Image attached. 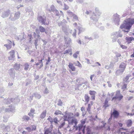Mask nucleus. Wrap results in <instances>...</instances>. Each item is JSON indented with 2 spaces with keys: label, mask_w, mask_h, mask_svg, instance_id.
Here are the masks:
<instances>
[{
  "label": "nucleus",
  "mask_w": 134,
  "mask_h": 134,
  "mask_svg": "<svg viewBox=\"0 0 134 134\" xmlns=\"http://www.w3.org/2000/svg\"><path fill=\"white\" fill-rule=\"evenodd\" d=\"M52 129H51L50 130L48 129L46 130L44 134H52L51 131H52Z\"/></svg>",
  "instance_id": "2f4dec72"
},
{
  "label": "nucleus",
  "mask_w": 134,
  "mask_h": 134,
  "mask_svg": "<svg viewBox=\"0 0 134 134\" xmlns=\"http://www.w3.org/2000/svg\"><path fill=\"white\" fill-rule=\"evenodd\" d=\"M113 114L114 117L117 118L119 116V113L118 111L114 110L113 112Z\"/></svg>",
  "instance_id": "4be33fe9"
},
{
  "label": "nucleus",
  "mask_w": 134,
  "mask_h": 134,
  "mask_svg": "<svg viewBox=\"0 0 134 134\" xmlns=\"http://www.w3.org/2000/svg\"><path fill=\"white\" fill-rule=\"evenodd\" d=\"M132 121L130 120H128L127 122V126L128 127L132 125Z\"/></svg>",
  "instance_id": "473e14b6"
},
{
  "label": "nucleus",
  "mask_w": 134,
  "mask_h": 134,
  "mask_svg": "<svg viewBox=\"0 0 134 134\" xmlns=\"http://www.w3.org/2000/svg\"><path fill=\"white\" fill-rule=\"evenodd\" d=\"M31 130L33 131L35 130H36V126L35 125H34L32 126L31 127Z\"/></svg>",
  "instance_id": "5fc2aeb1"
},
{
  "label": "nucleus",
  "mask_w": 134,
  "mask_h": 134,
  "mask_svg": "<svg viewBox=\"0 0 134 134\" xmlns=\"http://www.w3.org/2000/svg\"><path fill=\"white\" fill-rule=\"evenodd\" d=\"M58 25L59 26H62V30L65 33L67 32L68 28L65 26L64 24L62 22H61L60 23H58Z\"/></svg>",
  "instance_id": "9b49d317"
},
{
  "label": "nucleus",
  "mask_w": 134,
  "mask_h": 134,
  "mask_svg": "<svg viewBox=\"0 0 134 134\" xmlns=\"http://www.w3.org/2000/svg\"><path fill=\"white\" fill-rule=\"evenodd\" d=\"M69 122L70 124H71L72 125H73L74 123L75 124V125L73 126V130L74 129L75 127H76L77 124L76 119L75 118H73L71 120V122H70L69 121Z\"/></svg>",
  "instance_id": "4468645a"
},
{
  "label": "nucleus",
  "mask_w": 134,
  "mask_h": 134,
  "mask_svg": "<svg viewBox=\"0 0 134 134\" xmlns=\"http://www.w3.org/2000/svg\"><path fill=\"white\" fill-rule=\"evenodd\" d=\"M129 79V77L128 76H126L123 79V81L124 82H129V81L128 80Z\"/></svg>",
  "instance_id": "c9c22d12"
},
{
  "label": "nucleus",
  "mask_w": 134,
  "mask_h": 134,
  "mask_svg": "<svg viewBox=\"0 0 134 134\" xmlns=\"http://www.w3.org/2000/svg\"><path fill=\"white\" fill-rule=\"evenodd\" d=\"M65 40L66 43L67 44V46H69L71 43V39L69 37H65Z\"/></svg>",
  "instance_id": "a211bd4d"
},
{
  "label": "nucleus",
  "mask_w": 134,
  "mask_h": 134,
  "mask_svg": "<svg viewBox=\"0 0 134 134\" xmlns=\"http://www.w3.org/2000/svg\"><path fill=\"white\" fill-rule=\"evenodd\" d=\"M8 73L11 77L14 79L15 76V71L13 69H11L8 71Z\"/></svg>",
  "instance_id": "9d476101"
},
{
  "label": "nucleus",
  "mask_w": 134,
  "mask_h": 134,
  "mask_svg": "<svg viewBox=\"0 0 134 134\" xmlns=\"http://www.w3.org/2000/svg\"><path fill=\"white\" fill-rule=\"evenodd\" d=\"M78 29L79 30V34L81 33V32L84 30V29L81 27H79Z\"/></svg>",
  "instance_id": "a19ab883"
},
{
  "label": "nucleus",
  "mask_w": 134,
  "mask_h": 134,
  "mask_svg": "<svg viewBox=\"0 0 134 134\" xmlns=\"http://www.w3.org/2000/svg\"><path fill=\"white\" fill-rule=\"evenodd\" d=\"M89 93L91 95L93 96L95 95L96 93L95 91H90Z\"/></svg>",
  "instance_id": "a18cd8bd"
},
{
  "label": "nucleus",
  "mask_w": 134,
  "mask_h": 134,
  "mask_svg": "<svg viewBox=\"0 0 134 134\" xmlns=\"http://www.w3.org/2000/svg\"><path fill=\"white\" fill-rule=\"evenodd\" d=\"M47 120L51 122V124L53 123V119L50 116H49V117L48 118Z\"/></svg>",
  "instance_id": "09e8293b"
},
{
  "label": "nucleus",
  "mask_w": 134,
  "mask_h": 134,
  "mask_svg": "<svg viewBox=\"0 0 134 134\" xmlns=\"http://www.w3.org/2000/svg\"><path fill=\"white\" fill-rule=\"evenodd\" d=\"M126 64L124 63H121L119 65V68L124 71L126 68Z\"/></svg>",
  "instance_id": "6ab92c4d"
},
{
  "label": "nucleus",
  "mask_w": 134,
  "mask_h": 134,
  "mask_svg": "<svg viewBox=\"0 0 134 134\" xmlns=\"http://www.w3.org/2000/svg\"><path fill=\"white\" fill-rule=\"evenodd\" d=\"M24 70L25 71H27L28 70V68L29 66V65L28 63H27L25 64L24 65Z\"/></svg>",
  "instance_id": "c756f323"
},
{
  "label": "nucleus",
  "mask_w": 134,
  "mask_h": 134,
  "mask_svg": "<svg viewBox=\"0 0 134 134\" xmlns=\"http://www.w3.org/2000/svg\"><path fill=\"white\" fill-rule=\"evenodd\" d=\"M63 102L62 101L61 99H59L58 102L57 104L59 106H61L62 105V104Z\"/></svg>",
  "instance_id": "8fccbe9b"
},
{
  "label": "nucleus",
  "mask_w": 134,
  "mask_h": 134,
  "mask_svg": "<svg viewBox=\"0 0 134 134\" xmlns=\"http://www.w3.org/2000/svg\"><path fill=\"white\" fill-rule=\"evenodd\" d=\"M73 17V20L75 21L78 20V18L77 16L75 14H73L71 16Z\"/></svg>",
  "instance_id": "cd10ccee"
},
{
  "label": "nucleus",
  "mask_w": 134,
  "mask_h": 134,
  "mask_svg": "<svg viewBox=\"0 0 134 134\" xmlns=\"http://www.w3.org/2000/svg\"><path fill=\"white\" fill-rule=\"evenodd\" d=\"M26 129L28 130V131L30 132L32 131L31 128L30 127H27L26 128Z\"/></svg>",
  "instance_id": "e2e57ef3"
},
{
  "label": "nucleus",
  "mask_w": 134,
  "mask_h": 134,
  "mask_svg": "<svg viewBox=\"0 0 134 134\" xmlns=\"http://www.w3.org/2000/svg\"><path fill=\"white\" fill-rule=\"evenodd\" d=\"M123 96L120 94V91H117L115 97L112 99V100H115L116 99H118L119 101H120L123 98Z\"/></svg>",
  "instance_id": "20e7f679"
},
{
  "label": "nucleus",
  "mask_w": 134,
  "mask_h": 134,
  "mask_svg": "<svg viewBox=\"0 0 134 134\" xmlns=\"http://www.w3.org/2000/svg\"><path fill=\"white\" fill-rule=\"evenodd\" d=\"M38 41V39H36L35 40V42L34 43L35 44V47H36V48H37V46L38 45V44H37Z\"/></svg>",
  "instance_id": "4d7b16f0"
},
{
  "label": "nucleus",
  "mask_w": 134,
  "mask_h": 134,
  "mask_svg": "<svg viewBox=\"0 0 134 134\" xmlns=\"http://www.w3.org/2000/svg\"><path fill=\"white\" fill-rule=\"evenodd\" d=\"M15 52L14 50H12L9 53L8 58L9 60H13L14 59Z\"/></svg>",
  "instance_id": "6e6552de"
},
{
  "label": "nucleus",
  "mask_w": 134,
  "mask_h": 134,
  "mask_svg": "<svg viewBox=\"0 0 134 134\" xmlns=\"http://www.w3.org/2000/svg\"><path fill=\"white\" fill-rule=\"evenodd\" d=\"M92 104H88V107L87 108V110L89 114L91 113V108Z\"/></svg>",
  "instance_id": "c85d7f7f"
},
{
  "label": "nucleus",
  "mask_w": 134,
  "mask_h": 134,
  "mask_svg": "<svg viewBox=\"0 0 134 134\" xmlns=\"http://www.w3.org/2000/svg\"><path fill=\"white\" fill-rule=\"evenodd\" d=\"M54 114L55 115H59V114H60V115L62 114V115H63L62 114V112H61V111H60L59 110H56L55 111V112L54 113Z\"/></svg>",
  "instance_id": "4c0bfd02"
},
{
  "label": "nucleus",
  "mask_w": 134,
  "mask_h": 134,
  "mask_svg": "<svg viewBox=\"0 0 134 134\" xmlns=\"http://www.w3.org/2000/svg\"><path fill=\"white\" fill-rule=\"evenodd\" d=\"M109 100V99L108 98H106L104 102V105L103 106L104 107H105V108H106L109 106V105L108 102Z\"/></svg>",
  "instance_id": "393cba45"
},
{
  "label": "nucleus",
  "mask_w": 134,
  "mask_h": 134,
  "mask_svg": "<svg viewBox=\"0 0 134 134\" xmlns=\"http://www.w3.org/2000/svg\"><path fill=\"white\" fill-rule=\"evenodd\" d=\"M13 101L14 103H16L19 102L20 101V100L19 98V97H17L16 98L14 99H13Z\"/></svg>",
  "instance_id": "bb28decb"
},
{
  "label": "nucleus",
  "mask_w": 134,
  "mask_h": 134,
  "mask_svg": "<svg viewBox=\"0 0 134 134\" xmlns=\"http://www.w3.org/2000/svg\"><path fill=\"white\" fill-rule=\"evenodd\" d=\"M120 46L123 49H126L127 48L124 45H120Z\"/></svg>",
  "instance_id": "69168bd1"
},
{
  "label": "nucleus",
  "mask_w": 134,
  "mask_h": 134,
  "mask_svg": "<svg viewBox=\"0 0 134 134\" xmlns=\"http://www.w3.org/2000/svg\"><path fill=\"white\" fill-rule=\"evenodd\" d=\"M46 113L47 111L46 110L43 111L41 113L40 116V118L42 119L44 118L46 116Z\"/></svg>",
  "instance_id": "412c9836"
},
{
  "label": "nucleus",
  "mask_w": 134,
  "mask_h": 134,
  "mask_svg": "<svg viewBox=\"0 0 134 134\" xmlns=\"http://www.w3.org/2000/svg\"><path fill=\"white\" fill-rule=\"evenodd\" d=\"M65 124V123L64 122H62V123L59 126L58 128L59 129H60Z\"/></svg>",
  "instance_id": "13d9d810"
},
{
  "label": "nucleus",
  "mask_w": 134,
  "mask_h": 134,
  "mask_svg": "<svg viewBox=\"0 0 134 134\" xmlns=\"http://www.w3.org/2000/svg\"><path fill=\"white\" fill-rule=\"evenodd\" d=\"M74 63L76 66H78L79 67H82L81 65L80 64V62L78 61H77L76 63Z\"/></svg>",
  "instance_id": "79ce46f5"
},
{
  "label": "nucleus",
  "mask_w": 134,
  "mask_h": 134,
  "mask_svg": "<svg viewBox=\"0 0 134 134\" xmlns=\"http://www.w3.org/2000/svg\"><path fill=\"white\" fill-rule=\"evenodd\" d=\"M7 42L8 44H4V46L6 47L7 50L10 49L12 47L11 43V41L9 40H7Z\"/></svg>",
  "instance_id": "f8f14e48"
},
{
  "label": "nucleus",
  "mask_w": 134,
  "mask_h": 134,
  "mask_svg": "<svg viewBox=\"0 0 134 134\" xmlns=\"http://www.w3.org/2000/svg\"><path fill=\"white\" fill-rule=\"evenodd\" d=\"M27 37L29 39V42H30V43H31V40H32V39H31L32 37H31V34L29 35H28V36Z\"/></svg>",
  "instance_id": "603ef678"
},
{
  "label": "nucleus",
  "mask_w": 134,
  "mask_h": 134,
  "mask_svg": "<svg viewBox=\"0 0 134 134\" xmlns=\"http://www.w3.org/2000/svg\"><path fill=\"white\" fill-rule=\"evenodd\" d=\"M5 111L6 112H9L10 111L14 112L15 111V108L14 106H9L8 108L5 109Z\"/></svg>",
  "instance_id": "ddd939ff"
},
{
  "label": "nucleus",
  "mask_w": 134,
  "mask_h": 134,
  "mask_svg": "<svg viewBox=\"0 0 134 134\" xmlns=\"http://www.w3.org/2000/svg\"><path fill=\"white\" fill-rule=\"evenodd\" d=\"M110 68V66L108 65H106L105 66V68L107 69H109Z\"/></svg>",
  "instance_id": "774afa93"
},
{
  "label": "nucleus",
  "mask_w": 134,
  "mask_h": 134,
  "mask_svg": "<svg viewBox=\"0 0 134 134\" xmlns=\"http://www.w3.org/2000/svg\"><path fill=\"white\" fill-rule=\"evenodd\" d=\"M67 13L68 15H69L70 16H71L73 14L72 13L70 10L68 11Z\"/></svg>",
  "instance_id": "6e6d98bb"
},
{
  "label": "nucleus",
  "mask_w": 134,
  "mask_h": 134,
  "mask_svg": "<svg viewBox=\"0 0 134 134\" xmlns=\"http://www.w3.org/2000/svg\"><path fill=\"white\" fill-rule=\"evenodd\" d=\"M86 0H76V2L78 3H81L83 2H84L86 1Z\"/></svg>",
  "instance_id": "49530a36"
},
{
  "label": "nucleus",
  "mask_w": 134,
  "mask_h": 134,
  "mask_svg": "<svg viewBox=\"0 0 134 134\" xmlns=\"http://www.w3.org/2000/svg\"><path fill=\"white\" fill-rule=\"evenodd\" d=\"M116 60L115 61V62H117L118 61V57H119L121 56L120 54L119 53H116Z\"/></svg>",
  "instance_id": "3c124183"
},
{
  "label": "nucleus",
  "mask_w": 134,
  "mask_h": 134,
  "mask_svg": "<svg viewBox=\"0 0 134 134\" xmlns=\"http://www.w3.org/2000/svg\"><path fill=\"white\" fill-rule=\"evenodd\" d=\"M121 31H119L118 32H113L111 35V37L113 42L116 41L117 39L119 37H121L122 34L121 33Z\"/></svg>",
  "instance_id": "f03ea898"
},
{
  "label": "nucleus",
  "mask_w": 134,
  "mask_h": 134,
  "mask_svg": "<svg viewBox=\"0 0 134 134\" xmlns=\"http://www.w3.org/2000/svg\"><path fill=\"white\" fill-rule=\"evenodd\" d=\"M72 115L71 113H68L66 112L65 115L63 116L64 120L68 121L69 122L70 121L72 117Z\"/></svg>",
  "instance_id": "0eeeda50"
},
{
  "label": "nucleus",
  "mask_w": 134,
  "mask_h": 134,
  "mask_svg": "<svg viewBox=\"0 0 134 134\" xmlns=\"http://www.w3.org/2000/svg\"><path fill=\"white\" fill-rule=\"evenodd\" d=\"M79 51H77L75 53H74L73 55V57L75 58H77V55L79 54Z\"/></svg>",
  "instance_id": "ea45409f"
},
{
  "label": "nucleus",
  "mask_w": 134,
  "mask_h": 134,
  "mask_svg": "<svg viewBox=\"0 0 134 134\" xmlns=\"http://www.w3.org/2000/svg\"><path fill=\"white\" fill-rule=\"evenodd\" d=\"M39 29L40 31L42 32H45L46 34H47V32H45V29L42 26H40L39 27Z\"/></svg>",
  "instance_id": "a878e982"
},
{
  "label": "nucleus",
  "mask_w": 134,
  "mask_h": 134,
  "mask_svg": "<svg viewBox=\"0 0 134 134\" xmlns=\"http://www.w3.org/2000/svg\"><path fill=\"white\" fill-rule=\"evenodd\" d=\"M34 95L35 97L37 99H39L41 97V96L37 93H35Z\"/></svg>",
  "instance_id": "58836bf2"
},
{
  "label": "nucleus",
  "mask_w": 134,
  "mask_h": 134,
  "mask_svg": "<svg viewBox=\"0 0 134 134\" xmlns=\"http://www.w3.org/2000/svg\"><path fill=\"white\" fill-rule=\"evenodd\" d=\"M85 126H84L81 124H79L78 125V126H77L76 125V127H75L74 129H75L76 131L78 130L79 132H80L81 131H82L83 133H84L85 132Z\"/></svg>",
  "instance_id": "39448f33"
},
{
  "label": "nucleus",
  "mask_w": 134,
  "mask_h": 134,
  "mask_svg": "<svg viewBox=\"0 0 134 134\" xmlns=\"http://www.w3.org/2000/svg\"><path fill=\"white\" fill-rule=\"evenodd\" d=\"M46 9L49 12H54L55 10H56L53 5H51L49 7L47 6L46 7Z\"/></svg>",
  "instance_id": "2eb2a0df"
},
{
  "label": "nucleus",
  "mask_w": 134,
  "mask_h": 134,
  "mask_svg": "<svg viewBox=\"0 0 134 134\" xmlns=\"http://www.w3.org/2000/svg\"><path fill=\"white\" fill-rule=\"evenodd\" d=\"M113 20L116 24L119 25L120 21L119 15L117 14L114 15L113 16Z\"/></svg>",
  "instance_id": "1a4fd4ad"
},
{
  "label": "nucleus",
  "mask_w": 134,
  "mask_h": 134,
  "mask_svg": "<svg viewBox=\"0 0 134 134\" xmlns=\"http://www.w3.org/2000/svg\"><path fill=\"white\" fill-rule=\"evenodd\" d=\"M20 14L19 12H17L15 13L13 17H12V14H11L10 15L9 18L12 21H14L19 18Z\"/></svg>",
  "instance_id": "423d86ee"
},
{
  "label": "nucleus",
  "mask_w": 134,
  "mask_h": 134,
  "mask_svg": "<svg viewBox=\"0 0 134 134\" xmlns=\"http://www.w3.org/2000/svg\"><path fill=\"white\" fill-rule=\"evenodd\" d=\"M76 30L74 29V32L72 34V35L73 36L75 37V38H76Z\"/></svg>",
  "instance_id": "864d4df0"
},
{
  "label": "nucleus",
  "mask_w": 134,
  "mask_h": 134,
  "mask_svg": "<svg viewBox=\"0 0 134 134\" xmlns=\"http://www.w3.org/2000/svg\"><path fill=\"white\" fill-rule=\"evenodd\" d=\"M43 59H42L41 60V61H40V63H41V65H40V68H41L43 66V63L42 62V60H43Z\"/></svg>",
  "instance_id": "338daca9"
},
{
  "label": "nucleus",
  "mask_w": 134,
  "mask_h": 134,
  "mask_svg": "<svg viewBox=\"0 0 134 134\" xmlns=\"http://www.w3.org/2000/svg\"><path fill=\"white\" fill-rule=\"evenodd\" d=\"M54 12H55V13L56 14V15L58 16H59L60 15V14H59V12L58 11L56 10Z\"/></svg>",
  "instance_id": "bf43d9fd"
},
{
  "label": "nucleus",
  "mask_w": 134,
  "mask_h": 134,
  "mask_svg": "<svg viewBox=\"0 0 134 134\" xmlns=\"http://www.w3.org/2000/svg\"><path fill=\"white\" fill-rule=\"evenodd\" d=\"M85 101L87 103L89 100L90 97L87 94H85Z\"/></svg>",
  "instance_id": "72a5a7b5"
},
{
  "label": "nucleus",
  "mask_w": 134,
  "mask_h": 134,
  "mask_svg": "<svg viewBox=\"0 0 134 134\" xmlns=\"http://www.w3.org/2000/svg\"><path fill=\"white\" fill-rule=\"evenodd\" d=\"M95 13H93L91 18L93 21L96 22L98 20L100 16L101 15L102 13L97 8H95Z\"/></svg>",
  "instance_id": "f257e3e1"
},
{
  "label": "nucleus",
  "mask_w": 134,
  "mask_h": 134,
  "mask_svg": "<svg viewBox=\"0 0 134 134\" xmlns=\"http://www.w3.org/2000/svg\"><path fill=\"white\" fill-rule=\"evenodd\" d=\"M124 71L122 70L121 69H118L116 70V72L115 74L116 75H121L122 74L123 72Z\"/></svg>",
  "instance_id": "5701e85b"
},
{
  "label": "nucleus",
  "mask_w": 134,
  "mask_h": 134,
  "mask_svg": "<svg viewBox=\"0 0 134 134\" xmlns=\"http://www.w3.org/2000/svg\"><path fill=\"white\" fill-rule=\"evenodd\" d=\"M44 93L47 94L49 93L48 90L47 88H46L45 90V91L44 92Z\"/></svg>",
  "instance_id": "052dcab7"
},
{
  "label": "nucleus",
  "mask_w": 134,
  "mask_h": 134,
  "mask_svg": "<svg viewBox=\"0 0 134 134\" xmlns=\"http://www.w3.org/2000/svg\"><path fill=\"white\" fill-rule=\"evenodd\" d=\"M81 110L82 111V115L84 116L86 113V112L85 110V107H82L81 109Z\"/></svg>",
  "instance_id": "f704fd0d"
},
{
  "label": "nucleus",
  "mask_w": 134,
  "mask_h": 134,
  "mask_svg": "<svg viewBox=\"0 0 134 134\" xmlns=\"http://www.w3.org/2000/svg\"><path fill=\"white\" fill-rule=\"evenodd\" d=\"M70 52H72V50L71 49H69L68 50L65 51L63 53V54H65L67 53H69Z\"/></svg>",
  "instance_id": "e433bc0d"
},
{
  "label": "nucleus",
  "mask_w": 134,
  "mask_h": 134,
  "mask_svg": "<svg viewBox=\"0 0 134 134\" xmlns=\"http://www.w3.org/2000/svg\"><path fill=\"white\" fill-rule=\"evenodd\" d=\"M38 21L42 24L48 25L49 24L48 22H46V18L44 16H39L37 18Z\"/></svg>",
  "instance_id": "7ed1b4c3"
},
{
  "label": "nucleus",
  "mask_w": 134,
  "mask_h": 134,
  "mask_svg": "<svg viewBox=\"0 0 134 134\" xmlns=\"http://www.w3.org/2000/svg\"><path fill=\"white\" fill-rule=\"evenodd\" d=\"M23 119L25 120L28 121L30 119V118L27 116H24L23 117Z\"/></svg>",
  "instance_id": "c03bdc74"
},
{
  "label": "nucleus",
  "mask_w": 134,
  "mask_h": 134,
  "mask_svg": "<svg viewBox=\"0 0 134 134\" xmlns=\"http://www.w3.org/2000/svg\"><path fill=\"white\" fill-rule=\"evenodd\" d=\"M9 126H6L4 125H2L0 126V128L5 130L6 128H9Z\"/></svg>",
  "instance_id": "37998d69"
},
{
  "label": "nucleus",
  "mask_w": 134,
  "mask_h": 134,
  "mask_svg": "<svg viewBox=\"0 0 134 134\" xmlns=\"http://www.w3.org/2000/svg\"><path fill=\"white\" fill-rule=\"evenodd\" d=\"M69 67L71 69L72 71H75V67L73 66L72 64L71 63H69L68 65Z\"/></svg>",
  "instance_id": "b1692460"
},
{
  "label": "nucleus",
  "mask_w": 134,
  "mask_h": 134,
  "mask_svg": "<svg viewBox=\"0 0 134 134\" xmlns=\"http://www.w3.org/2000/svg\"><path fill=\"white\" fill-rule=\"evenodd\" d=\"M13 98H8L7 99H4V103L7 104H9L11 102H13Z\"/></svg>",
  "instance_id": "aec40b11"
},
{
  "label": "nucleus",
  "mask_w": 134,
  "mask_h": 134,
  "mask_svg": "<svg viewBox=\"0 0 134 134\" xmlns=\"http://www.w3.org/2000/svg\"><path fill=\"white\" fill-rule=\"evenodd\" d=\"M64 10H67L69 8V7L65 4H64Z\"/></svg>",
  "instance_id": "de8ad7c7"
},
{
  "label": "nucleus",
  "mask_w": 134,
  "mask_h": 134,
  "mask_svg": "<svg viewBox=\"0 0 134 134\" xmlns=\"http://www.w3.org/2000/svg\"><path fill=\"white\" fill-rule=\"evenodd\" d=\"M35 110L34 109L31 108L30 110V112L34 114L35 112Z\"/></svg>",
  "instance_id": "0e129e2a"
},
{
  "label": "nucleus",
  "mask_w": 134,
  "mask_h": 134,
  "mask_svg": "<svg viewBox=\"0 0 134 134\" xmlns=\"http://www.w3.org/2000/svg\"><path fill=\"white\" fill-rule=\"evenodd\" d=\"M9 10H7L4 11L2 13L1 16L3 18H4L8 16L9 14L10 13Z\"/></svg>",
  "instance_id": "dca6fc26"
},
{
  "label": "nucleus",
  "mask_w": 134,
  "mask_h": 134,
  "mask_svg": "<svg viewBox=\"0 0 134 134\" xmlns=\"http://www.w3.org/2000/svg\"><path fill=\"white\" fill-rule=\"evenodd\" d=\"M53 121L55 123L56 125H57L58 124V122H59V121L58 120L57 117H55L53 119Z\"/></svg>",
  "instance_id": "7c9ffc66"
},
{
  "label": "nucleus",
  "mask_w": 134,
  "mask_h": 134,
  "mask_svg": "<svg viewBox=\"0 0 134 134\" xmlns=\"http://www.w3.org/2000/svg\"><path fill=\"white\" fill-rule=\"evenodd\" d=\"M20 65H21L20 64L16 63L14 65V68L16 70L20 71Z\"/></svg>",
  "instance_id": "f3484780"
},
{
  "label": "nucleus",
  "mask_w": 134,
  "mask_h": 134,
  "mask_svg": "<svg viewBox=\"0 0 134 134\" xmlns=\"http://www.w3.org/2000/svg\"><path fill=\"white\" fill-rule=\"evenodd\" d=\"M127 86L126 84H124L123 85L122 87V89H124L126 88Z\"/></svg>",
  "instance_id": "680f3d73"
}]
</instances>
